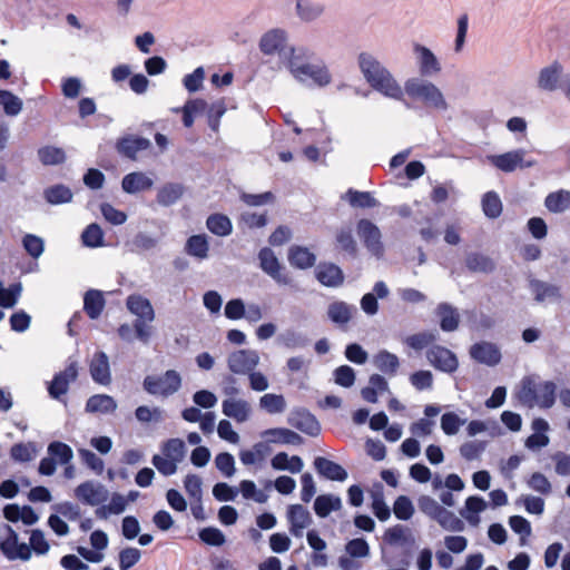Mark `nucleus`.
Wrapping results in <instances>:
<instances>
[{
    "label": "nucleus",
    "instance_id": "obj_26",
    "mask_svg": "<svg viewBox=\"0 0 570 570\" xmlns=\"http://www.w3.org/2000/svg\"><path fill=\"white\" fill-rule=\"evenodd\" d=\"M287 517L291 522V532L296 537L302 535L303 530L311 523L309 512L301 504L291 505Z\"/></svg>",
    "mask_w": 570,
    "mask_h": 570
},
{
    "label": "nucleus",
    "instance_id": "obj_23",
    "mask_svg": "<svg viewBox=\"0 0 570 570\" xmlns=\"http://www.w3.org/2000/svg\"><path fill=\"white\" fill-rule=\"evenodd\" d=\"M357 233L373 254L379 255L381 253V233L377 226L367 219H362L357 225Z\"/></svg>",
    "mask_w": 570,
    "mask_h": 570
},
{
    "label": "nucleus",
    "instance_id": "obj_18",
    "mask_svg": "<svg viewBox=\"0 0 570 570\" xmlns=\"http://www.w3.org/2000/svg\"><path fill=\"white\" fill-rule=\"evenodd\" d=\"M326 11V6L321 0H295V14L304 23L320 20Z\"/></svg>",
    "mask_w": 570,
    "mask_h": 570
},
{
    "label": "nucleus",
    "instance_id": "obj_32",
    "mask_svg": "<svg viewBox=\"0 0 570 570\" xmlns=\"http://www.w3.org/2000/svg\"><path fill=\"white\" fill-rule=\"evenodd\" d=\"M288 262L293 267L305 269L314 265L316 257L306 247L292 246L288 250Z\"/></svg>",
    "mask_w": 570,
    "mask_h": 570
},
{
    "label": "nucleus",
    "instance_id": "obj_36",
    "mask_svg": "<svg viewBox=\"0 0 570 570\" xmlns=\"http://www.w3.org/2000/svg\"><path fill=\"white\" fill-rule=\"evenodd\" d=\"M546 208L553 214H560L570 208V191L560 189L548 194L544 199Z\"/></svg>",
    "mask_w": 570,
    "mask_h": 570
},
{
    "label": "nucleus",
    "instance_id": "obj_62",
    "mask_svg": "<svg viewBox=\"0 0 570 570\" xmlns=\"http://www.w3.org/2000/svg\"><path fill=\"white\" fill-rule=\"evenodd\" d=\"M483 212L491 218L498 217L502 212V204L499 196L494 193H488L482 199Z\"/></svg>",
    "mask_w": 570,
    "mask_h": 570
},
{
    "label": "nucleus",
    "instance_id": "obj_58",
    "mask_svg": "<svg viewBox=\"0 0 570 570\" xmlns=\"http://www.w3.org/2000/svg\"><path fill=\"white\" fill-rule=\"evenodd\" d=\"M136 419L141 423L161 422L164 411L160 407H149L146 405L138 406L135 412Z\"/></svg>",
    "mask_w": 570,
    "mask_h": 570
},
{
    "label": "nucleus",
    "instance_id": "obj_53",
    "mask_svg": "<svg viewBox=\"0 0 570 570\" xmlns=\"http://www.w3.org/2000/svg\"><path fill=\"white\" fill-rule=\"evenodd\" d=\"M38 449L35 443H18L11 448L10 454L14 461L28 462L36 458Z\"/></svg>",
    "mask_w": 570,
    "mask_h": 570
},
{
    "label": "nucleus",
    "instance_id": "obj_40",
    "mask_svg": "<svg viewBox=\"0 0 570 570\" xmlns=\"http://www.w3.org/2000/svg\"><path fill=\"white\" fill-rule=\"evenodd\" d=\"M356 308L344 302H334L330 304L327 315L330 320L336 324H346L352 318Z\"/></svg>",
    "mask_w": 570,
    "mask_h": 570
},
{
    "label": "nucleus",
    "instance_id": "obj_12",
    "mask_svg": "<svg viewBox=\"0 0 570 570\" xmlns=\"http://www.w3.org/2000/svg\"><path fill=\"white\" fill-rule=\"evenodd\" d=\"M258 259L263 272L271 276L277 284L288 285L291 283V278L285 273V267L281 264L272 249H261Z\"/></svg>",
    "mask_w": 570,
    "mask_h": 570
},
{
    "label": "nucleus",
    "instance_id": "obj_47",
    "mask_svg": "<svg viewBox=\"0 0 570 570\" xmlns=\"http://www.w3.org/2000/svg\"><path fill=\"white\" fill-rule=\"evenodd\" d=\"M465 423L466 420L460 417L456 413L446 412L441 416L440 425L445 435L452 436L458 434Z\"/></svg>",
    "mask_w": 570,
    "mask_h": 570
},
{
    "label": "nucleus",
    "instance_id": "obj_11",
    "mask_svg": "<svg viewBox=\"0 0 570 570\" xmlns=\"http://www.w3.org/2000/svg\"><path fill=\"white\" fill-rule=\"evenodd\" d=\"M288 37L286 31L282 29H272L263 35L259 41V49L264 55H279L286 66L288 49Z\"/></svg>",
    "mask_w": 570,
    "mask_h": 570
},
{
    "label": "nucleus",
    "instance_id": "obj_13",
    "mask_svg": "<svg viewBox=\"0 0 570 570\" xmlns=\"http://www.w3.org/2000/svg\"><path fill=\"white\" fill-rule=\"evenodd\" d=\"M7 537L0 541V550L9 560L28 561L31 559V549L18 540L17 532L6 527Z\"/></svg>",
    "mask_w": 570,
    "mask_h": 570
},
{
    "label": "nucleus",
    "instance_id": "obj_51",
    "mask_svg": "<svg viewBox=\"0 0 570 570\" xmlns=\"http://www.w3.org/2000/svg\"><path fill=\"white\" fill-rule=\"evenodd\" d=\"M466 267L476 273H489L494 269L493 261L481 254H470L465 259Z\"/></svg>",
    "mask_w": 570,
    "mask_h": 570
},
{
    "label": "nucleus",
    "instance_id": "obj_10",
    "mask_svg": "<svg viewBox=\"0 0 570 570\" xmlns=\"http://www.w3.org/2000/svg\"><path fill=\"white\" fill-rule=\"evenodd\" d=\"M261 363L259 353L252 348H242L232 352L227 356L228 370L238 375H247Z\"/></svg>",
    "mask_w": 570,
    "mask_h": 570
},
{
    "label": "nucleus",
    "instance_id": "obj_44",
    "mask_svg": "<svg viewBox=\"0 0 570 570\" xmlns=\"http://www.w3.org/2000/svg\"><path fill=\"white\" fill-rule=\"evenodd\" d=\"M342 507V501L333 494L320 495L314 503V510L321 518L327 517L332 511H337Z\"/></svg>",
    "mask_w": 570,
    "mask_h": 570
},
{
    "label": "nucleus",
    "instance_id": "obj_1",
    "mask_svg": "<svg viewBox=\"0 0 570 570\" xmlns=\"http://www.w3.org/2000/svg\"><path fill=\"white\" fill-rule=\"evenodd\" d=\"M357 66L366 83L385 98L403 101L402 85L393 72L370 51H362L357 56Z\"/></svg>",
    "mask_w": 570,
    "mask_h": 570
},
{
    "label": "nucleus",
    "instance_id": "obj_20",
    "mask_svg": "<svg viewBox=\"0 0 570 570\" xmlns=\"http://www.w3.org/2000/svg\"><path fill=\"white\" fill-rule=\"evenodd\" d=\"M154 179L144 171H132L124 176L121 188L126 194H138L151 189Z\"/></svg>",
    "mask_w": 570,
    "mask_h": 570
},
{
    "label": "nucleus",
    "instance_id": "obj_52",
    "mask_svg": "<svg viewBox=\"0 0 570 570\" xmlns=\"http://www.w3.org/2000/svg\"><path fill=\"white\" fill-rule=\"evenodd\" d=\"M187 253L197 258L204 259L208 256V242L205 235H194L187 240Z\"/></svg>",
    "mask_w": 570,
    "mask_h": 570
},
{
    "label": "nucleus",
    "instance_id": "obj_60",
    "mask_svg": "<svg viewBox=\"0 0 570 570\" xmlns=\"http://www.w3.org/2000/svg\"><path fill=\"white\" fill-rule=\"evenodd\" d=\"M205 80V70L203 67L196 68L191 73H188L183 79V85L189 92H196L203 88Z\"/></svg>",
    "mask_w": 570,
    "mask_h": 570
},
{
    "label": "nucleus",
    "instance_id": "obj_56",
    "mask_svg": "<svg viewBox=\"0 0 570 570\" xmlns=\"http://www.w3.org/2000/svg\"><path fill=\"white\" fill-rule=\"evenodd\" d=\"M435 521L448 531H462L463 522L451 511L442 508Z\"/></svg>",
    "mask_w": 570,
    "mask_h": 570
},
{
    "label": "nucleus",
    "instance_id": "obj_28",
    "mask_svg": "<svg viewBox=\"0 0 570 570\" xmlns=\"http://www.w3.org/2000/svg\"><path fill=\"white\" fill-rule=\"evenodd\" d=\"M488 502L476 495L469 497L465 500L464 508L460 511V514L471 525H478L480 523V513L485 511Z\"/></svg>",
    "mask_w": 570,
    "mask_h": 570
},
{
    "label": "nucleus",
    "instance_id": "obj_45",
    "mask_svg": "<svg viewBox=\"0 0 570 570\" xmlns=\"http://www.w3.org/2000/svg\"><path fill=\"white\" fill-rule=\"evenodd\" d=\"M104 306L105 299L101 292L91 289L86 293L83 298V307L89 317L97 318L102 312Z\"/></svg>",
    "mask_w": 570,
    "mask_h": 570
},
{
    "label": "nucleus",
    "instance_id": "obj_38",
    "mask_svg": "<svg viewBox=\"0 0 570 570\" xmlns=\"http://www.w3.org/2000/svg\"><path fill=\"white\" fill-rule=\"evenodd\" d=\"M207 108V102L204 99H189L186 101L183 108L173 109L175 112H183V122L186 127H191L194 124L195 116L204 112Z\"/></svg>",
    "mask_w": 570,
    "mask_h": 570
},
{
    "label": "nucleus",
    "instance_id": "obj_30",
    "mask_svg": "<svg viewBox=\"0 0 570 570\" xmlns=\"http://www.w3.org/2000/svg\"><path fill=\"white\" fill-rule=\"evenodd\" d=\"M117 409V402L107 394H96L88 399L86 411L89 413L109 414Z\"/></svg>",
    "mask_w": 570,
    "mask_h": 570
},
{
    "label": "nucleus",
    "instance_id": "obj_50",
    "mask_svg": "<svg viewBox=\"0 0 570 570\" xmlns=\"http://www.w3.org/2000/svg\"><path fill=\"white\" fill-rule=\"evenodd\" d=\"M48 453L59 464H69L73 458L71 448L58 441L49 444Z\"/></svg>",
    "mask_w": 570,
    "mask_h": 570
},
{
    "label": "nucleus",
    "instance_id": "obj_46",
    "mask_svg": "<svg viewBox=\"0 0 570 570\" xmlns=\"http://www.w3.org/2000/svg\"><path fill=\"white\" fill-rule=\"evenodd\" d=\"M268 453V445L262 441L254 444V446L250 450L240 451L239 459L243 464L253 465L265 460Z\"/></svg>",
    "mask_w": 570,
    "mask_h": 570
},
{
    "label": "nucleus",
    "instance_id": "obj_34",
    "mask_svg": "<svg viewBox=\"0 0 570 570\" xmlns=\"http://www.w3.org/2000/svg\"><path fill=\"white\" fill-rule=\"evenodd\" d=\"M272 468L277 471L298 473L304 468L302 459L297 455L289 456L285 452L277 453L271 461Z\"/></svg>",
    "mask_w": 570,
    "mask_h": 570
},
{
    "label": "nucleus",
    "instance_id": "obj_31",
    "mask_svg": "<svg viewBox=\"0 0 570 570\" xmlns=\"http://www.w3.org/2000/svg\"><path fill=\"white\" fill-rule=\"evenodd\" d=\"M314 465L320 474L330 480L344 481L347 478V472L343 469V466L325 458H316Z\"/></svg>",
    "mask_w": 570,
    "mask_h": 570
},
{
    "label": "nucleus",
    "instance_id": "obj_59",
    "mask_svg": "<svg viewBox=\"0 0 570 570\" xmlns=\"http://www.w3.org/2000/svg\"><path fill=\"white\" fill-rule=\"evenodd\" d=\"M31 552L33 551L37 554L43 556L47 554L50 550V544L41 530H32L29 538Z\"/></svg>",
    "mask_w": 570,
    "mask_h": 570
},
{
    "label": "nucleus",
    "instance_id": "obj_17",
    "mask_svg": "<svg viewBox=\"0 0 570 570\" xmlns=\"http://www.w3.org/2000/svg\"><path fill=\"white\" fill-rule=\"evenodd\" d=\"M222 412L237 423H244L250 419L253 410L249 402L244 399L226 397L222 402Z\"/></svg>",
    "mask_w": 570,
    "mask_h": 570
},
{
    "label": "nucleus",
    "instance_id": "obj_27",
    "mask_svg": "<svg viewBox=\"0 0 570 570\" xmlns=\"http://www.w3.org/2000/svg\"><path fill=\"white\" fill-rule=\"evenodd\" d=\"M150 141L138 136H126L118 140L117 150L124 156L135 159L139 151L146 150Z\"/></svg>",
    "mask_w": 570,
    "mask_h": 570
},
{
    "label": "nucleus",
    "instance_id": "obj_7",
    "mask_svg": "<svg viewBox=\"0 0 570 570\" xmlns=\"http://www.w3.org/2000/svg\"><path fill=\"white\" fill-rule=\"evenodd\" d=\"M185 452V443L180 439H170L163 444L160 453L154 455L153 464L161 474L173 475L183 461Z\"/></svg>",
    "mask_w": 570,
    "mask_h": 570
},
{
    "label": "nucleus",
    "instance_id": "obj_49",
    "mask_svg": "<svg viewBox=\"0 0 570 570\" xmlns=\"http://www.w3.org/2000/svg\"><path fill=\"white\" fill-rule=\"evenodd\" d=\"M206 224L208 229L218 236H227L233 229L230 219L220 214L209 216Z\"/></svg>",
    "mask_w": 570,
    "mask_h": 570
},
{
    "label": "nucleus",
    "instance_id": "obj_54",
    "mask_svg": "<svg viewBox=\"0 0 570 570\" xmlns=\"http://www.w3.org/2000/svg\"><path fill=\"white\" fill-rule=\"evenodd\" d=\"M438 338V334L435 332H421L416 334L409 335L404 343L415 351H421L428 347L430 344L435 342Z\"/></svg>",
    "mask_w": 570,
    "mask_h": 570
},
{
    "label": "nucleus",
    "instance_id": "obj_64",
    "mask_svg": "<svg viewBox=\"0 0 570 570\" xmlns=\"http://www.w3.org/2000/svg\"><path fill=\"white\" fill-rule=\"evenodd\" d=\"M40 160L45 165H58L65 161V151L57 147H45L39 150Z\"/></svg>",
    "mask_w": 570,
    "mask_h": 570
},
{
    "label": "nucleus",
    "instance_id": "obj_41",
    "mask_svg": "<svg viewBox=\"0 0 570 570\" xmlns=\"http://www.w3.org/2000/svg\"><path fill=\"white\" fill-rule=\"evenodd\" d=\"M531 292L534 296V299L541 303L556 302L561 297L560 291L557 286L542 282H532Z\"/></svg>",
    "mask_w": 570,
    "mask_h": 570
},
{
    "label": "nucleus",
    "instance_id": "obj_33",
    "mask_svg": "<svg viewBox=\"0 0 570 570\" xmlns=\"http://www.w3.org/2000/svg\"><path fill=\"white\" fill-rule=\"evenodd\" d=\"M317 279L325 286L335 287L343 283L344 276L334 264H321L316 269Z\"/></svg>",
    "mask_w": 570,
    "mask_h": 570
},
{
    "label": "nucleus",
    "instance_id": "obj_37",
    "mask_svg": "<svg viewBox=\"0 0 570 570\" xmlns=\"http://www.w3.org/2000/svg\"><path fill=\"white\" fill-rule=\"evenodd\" d=\"M373 364L381 372L394 375L399 370L400 361L395 354L386 350H382L373 356Z\"/></svg>",
    "mask_w": 570,
    "mask_h": 570
},
{
    "label": "nucleus",
    "instance_id": "obj_3",
    "mask_svg": "<svg viewBox=\"0 0 570 570\" xmlns=\"http://www.w3.org/2000/svg\"><path fill=\"white\" fill-rule=\"evenodd\" d=\"M557 385L538 376H524L515 386L513 396L527 407L550 409L556 402Z\"/></svg>",
    "mask_w": 570,
    "mask_h": 570
},
{
    "label": "nucleus",
    "instance_id": "obj_19",
    "mask_svg": "<svg viewBox=\"0 0 570 570\" xmlns=\"http://www.w3.org/2000/svg\"><path fill=\"white\" fill-rule=\"evenodd\" d=\"M78 376V364L76 362H71L65 371L57 374L50 386H49V394L58 399L61 395L66 394L68 391L69 384L73 382Z\"/></svg>",
    "mask_w": 570,
    "mask_h": 570
},
{
    "label": "nucleus",
    "instance_id": "obj_25",
    "mask_svg": "<svg viewBox=\"0 0 570 570\" xmlns=\"http://www.w3.org/2000/svg\"><path fill=\"white\" fill-rule=\"evenodd\" d=\"M90 374L95 382L107 385L110 383V366L108 356L104 352H97L90 362Z\"/></svg>",
    "mask_w": 570,
    "mask_h": 570
},
{
    "label": "nucleus",
    "instance_id": "obj_5",
    "mask_svg": "<svg viewBox=\"0 0 570 570\" xmlns=\"http://www.w3.org/2000/svg\"><path fill=\"white\" fill-rule=\"evenodd\" d=\"M538 91L553 94L561 91L564 99L570 102V71H566L562 61L554 59L539 68L534 77Z\"/></svg>",
    "mask_w": 570,
    "mask_h": 570
},
{
    "label": "nucleus",
    "instance_id": "obj_16",
    "mask_svg": "<svg viewBox=\"0 0 570 570\" xmlns=\"http://www.w3.org/2000/svg\"><path fill=\"white\" fill-rule=\"evenodd\" d=\"M426 357L431 365L442 372L452 373L456 371L459 366V361L455 354L449 348L440 345H435L430 348L426 353Z\"/></svg>",
    "mask_w": 570,
    "mask_h": 570
},
{
    "label": "nucleus",
    "instance_id": "obj_48",
    "mask_svg": "<svg viewBox=\"0 0 570 570\" xmlns=\"http://www.w3.org/2000/svg\"><path fill=\"white\" fill-rule=\"evenodd\" d=\"M45 197L52 205L69 203L72 199L71 190L63 185H55L46 189Z\"/></svg>",
    "mask_w": 570,
    "mask_h": 570
},
{
    "label": "nucleus",
    "instance_id": "obj_2",
    "mask_svg": "<svg viewBox=\"0 0 570 570\" xmlns=\"http://www.w3.org/2000/svg\"><path fill=\"white\" fill-rule=\"evenodd\" d=\"M305 48L288 49L286 68L294 79L305 85L326 87L332 82V75L323 61H307Z\"/></svg>",
    "mask_w": 570,
    "mask_h": 570
},
{
    "label": "nucleus",
    "instance_id": "obj_43",
    "mask_svg": "<svg viewBox=\"0 0 570 570\" xmlns=\"http://www.w3.org/2000/svg\"><path fill=\"white\" fill-rule=\"evenodd\" d=\"M258 404L269 414H279L286 410V401L282 394L266 393L259 397Z\"/></svg>",
    "mask_w": 570,
    "mask_h": 570
},
{
    "label": "nucleus",
    "instance_id": "obj_24",
    "mask_svg": "<svg viewBox=\"0 0 570 570\" xmlns=\"http://www.w3.org/2000/svg\"><path fill=\"white\" fill-rule=\"evenodd\" d=\"M470 354L475 361L489 366L497 365L501 360L500 350L489 342L474 344L470 350Z\"/></svg>",
    "mask_w": 570,
    "mask_h": 570
},
{
    "label": "nucleus",
    "instance_id": "obj_63",
    "mask_svg": "<svg viewBox=\"0 0 570 570\" xmlns=\"http://www.w3.org/2000/svg\"><path fill=\"white\" fill-rule=\"evenodd\" d=\"M100 212L104 218L112 225H122L127 220V215L125 212L115 208L108 203L100 205Z\"/></svg>",
    "mask_w": 570,
    "mask_h": 570
},
{
    "label": "nucleus",
    "instance_id": "obj_6",
    "mask_svg": "<svg viewBox=\"0 0 570 570\" xmlns=\"http://www.w3.org/2000/svg\"><path fill=\"white\" fill-rule=\"evenodd\" d=\"M183 383V377L175 370H167L161 374L147 375L144 380V389L156 397H169L177 393Z\"/></svg>",
    "mask_w": 570,
    "mask_h": 570
},
{
    "label": "nucleus",
    "instance_id": "obj_35",
    "mask_svg": "<svg viewBox=\"0 0 570 570\" xmlns=\"http://www.w3.org/2000/svg\"><path fill=\"white\" fill-rule=\"evenodd\" d=\"M436 314L440 318V327L444 332H453L458 328L460 315L453 306L442 303L438 306Z\"/></svg>",
    "mask_w": 570,
    "mask_h": 570
},
{
    "label": "nucleus",
    "instance_id": "obj_22",
    "mask_svg": "<svg viewBox=\"0 0 570 570\" xmlns=\"http://www.w3.org/2000/svg\"><path fill=\"white\" fill-rule=\"evenodd\" d=\"M263 442L267 445L272 444H293L299 445L303 439L296 432L285 428H274L265 430L261 433Z\"/></svg>",
    "mask_w": 570,
    "mask_h": 570
},
{
    "label": "nucleus",
    "instance_id": "obj_29",
    "mask_svg": "<svg viewBox=\"0 0 570 570\" xmlns=\"http://www.w3.org/2000/svg\"><path fill=\"white\" fill-rule=\"evenodd\" d=\"M184 186L176 183H168L163 185L156 195L157 204L163 207H169L178 203L184 195Z\"/></svg>",
    "mask_w": 570,
    "mask_h": 570
},
{
    "label": "nucleus",
    "instance_id": "obj_39",
    "mask_svg": "<svg viewBox=\"0 0 570 570\" xmlns=\"http://www.w3.org/2000/svg\"><path fill=\"white\" fill-rule=\"evenodd\" d=\"M0 107L7 116L16 117L21 112L23 108V101L19 96L14 95L12 91L1 89Z\"/></svg>",
    "mask_w": 570,
    "mask_h": 570
},
{
    "label": "nucleus",
    "instance_id": "obj_15",
    "mask_svg": "<svg viewBox=\"0 0 570 570\" xmlns=\"http://www.w3.org/2000/svg\"><path fill=\"white\" fill-rule=\"evenodd\" d=\"M90 546L92 549L86 547H78L77 552L87 561L99 563L104 560V551L108 548L109 539L102 530H96L90 534Z\"/></svg>",
    "mask_w": 570,
    "mask_h": 570
},
{
    "label": "nucleus",
    "instance_id": "obj_55",
    "mask_svg": "<svg viewBox=\"0 0 570 570\" xmlns=\"http://www.w3.org/2000/svg\"><path fill=\"white\" fill-rule=\"evenodd\" d=\"M81 239L87 247H100L104 245V232L97 224H90L81 234Z\"/></svg>",
    "mask_w": 570,
    "mask_h": 570
},
{
    "label": "nucleus",
    "instance_id": "obj_61",
    "mask_svg": "<svg viewBox=\"0 0 570 570\" xmlns=\"http://www.w3.org/2000/svg\"><path fill=\"white\" fill-rule=\"evenodd\" d=\"M393 512L400 520L411 519L414 513L412 501L405 495H400L394 502Z\"/></svg>",
    "mask_w": 570,
    "mask_h": 570
},
{
    "label": "nucleus",
    "instance_id": "obj_9",
    "mask_svg": "<svg viewBox=\"0 0 570 570\" xmlns=\"http://www.w3.org/2000/svg\"><path fill=\"white\" fill-rule=\"evenodd\" d=\"M412 53L415 66L423 77L439 76L443 70L441 58L428 46L413 42Z\"/></svg>",
    "mask_w": 570,
    "mask_h": 570
},
{
    "label": "nucleus",
    "instance_id": "obj_4",
    "mask_svg": "<svg viewBox=\"0 0 570 570\" xmlns=\"http://www.w3.org/2000/svg\"><path fill=\"white\" fill-rule=\"evenodd\" d=\"M404 97L421 104L425 108L446 112L450 109V102L444 91L433 81L420 77H410L402 86Z\"/></svg>",
    "mask_w": 570,
    "mask_h": 570
},
{
    "label": "nucleus",
    "instance_id": "obj_8",
    "mask_svg": "<svg viewBox=\"0 0 570 570\" xmlns=\"http://www.w3.org/2000/svg\"><path fill=\"white\" fill-rule=\"evenodd\" d=\"M487 161L503 173L532 168L538 164L534 158L528 157V151L522 148L512 149L502 154L488 155Z\"/></svg>",
    "mask_w": 570,
    "mask_h": 570
},
{
    "label": "nucleus",
    "instance_id": "obj_21",
    "mask_svg": "<svg viewBox=\"0 0 570 570\" xmlns=\"http://www.w3.org/2000/svg\"><path fill=\"white\" fill-rule=\"evenodd\" d=\"M126 306L137 317V321L153 322L155 320V311L150 301L139 294L129 295Z\"/></svg>",
    "mask_w": 570,
    "mask_h": 570
},
{
    "label": "nucleus",
    "instance_id": "obj_57",
    "mask_svg": "<svg viewBox=\"0 0 570 570\" xmlns=\"http://www.w3.org/2000/svg\"><path fill=\"white\" fill-rule=\"evenodd\" d=\"M22 292V285L20 283L13 284L8 288L0 286V306L4 308L13 307Z\"/></svg>",
    "mask_w": 570,
    "mask_h": 570
},
{
    "label": "nucleus",
    "instance_id": "obj_14",
    "mask_svg": "<svg viewBox=\"0 0 570 570\" xmlns=\"http://www.w3.org/2000/svg\"><path fill=\"white\" fill-rule=\"evenodd\" d=\"M75 497L85 504L96 507L108 498L107 489L95 481H86L75 489Z\"/></svg>",
    "mask_w": 570,
    "mask_h": 570
},
{
    "label": "nucleus",
    "instance_id": "obj_42",
    "mask_svg": "<svg viewBox=\"0 0 570 570\" xmlns=\"http://www.w3.org/2000/svg\"><path fill=\"white\" fill-rule=\"evenodd\" d=\"M128 504V500L120 493H114L108 504L102 505L96 510V515L100 519H106L110 514L122 513Z\"/></svg>",
    "mask_w": 570,
    "mask_h": 570
}]
</instances>
